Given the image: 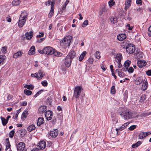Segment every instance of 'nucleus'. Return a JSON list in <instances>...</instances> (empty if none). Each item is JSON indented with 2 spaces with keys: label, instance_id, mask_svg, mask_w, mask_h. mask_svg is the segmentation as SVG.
Returning a JSON list of instances; mask_svg holds the SVG:
<instances>
[{
  "label": "nucleus",
  "instance_id": "1a4fd4ad",
  "mask_svg": "<svg viewBox=\"0 0 151 151\" xmlns=\"http://www.w3.org/2000/svg\"><path fill=\"white\" fill-rule=\"evenodd\" d=\"M151 134V131H150L147 132H141L139 135V138L140 139H142L145 138L146 137Z\"/></svg>",
  "mask_w": 151,
  "mask_h": 151
},
{
  "label": "nucleus",
  "instance_id": "393cba45",
  "mask_svg": "<svg viewBox=\"0 0 151 151\" xmlns=\"http://www.w3.org/2000/svg\"><path fill=\"white\" fill-rule=\"evenodd\" d=\"M35 48L34 46H32L30 48L28 52V54L29 55H32L35 53Z\"/></svg>",
  "mask_w": 151,
  "mask_h": 151
},
{
  "label": "nucleus",
  "instance_id": "6e6d98bb",
  "mask_svg": "<svg viewBox=\"0 0 151 151\" xmlns=\"http://www.w3.org/2000/svg\"><path fill=\"white\" fill-rule=\"evenodd\" d=\"M55 4V1L54 0H52L51 2V9H54V4Z\"/></svg>",
  "mask_w": 151,
  "mask_h": 151
},
{
  "label": "nucleus",
  "instance_id": "423d86ee",
  "mask_svg": "<svg viewBox=\"0 0 151 151\" xmlns=\"http://www.w3.org/2000/svg\"><path fill=\"white\" fill-rule=\"evenodd\" d=\"M58 133V131L57 129H55L53 131H51L48 134V137L50 139L55 138L57 136Z\"/></svg>",
  "mask_w": 151,
  "mask_h": 151
},
{
  "label": "nucleus",
  "instance_id": "c9c22d12",
  "mask_svg": "<svg viewBox=\"0 0 151 151\" xmlns=\"http://www.w3.org/2000/svg\"><path fill=\"white\" fill-rule=\"evenodd\" d=\"M146 98V96L145 95L142 94L141 96L139 101L140 102H143L145 100Z\"/></svg>",
  "mask_w": 151,
  "mask_h": 151
},
{
  "label": "nucleus",
  "instance_id": "f8f14e48",
  "mask_svg": "<svg viewBox=\"0 0 151 151\" xmlns=\"http://www.w3.org/2000/svg\"><path fill=\"white\" fill-rule=\"evenodd\" d=\"M76 54L75 52L73 50H71L70 51L68 55H67V56L72 60L76 57Z\"/></svg>",
  "mask_w": 151,
  "mask_h": 151
},
{
  "label": "nucleus",
  "instance_id": "473e14b6",
  "mask_svg": "<svg viewBox=\"0 0 151 151\" xmlns=\"http://www.w3.org/2000/svg\"><path fill=\"white\" fill-rule=\"evenodd\" d=\"M110 20L111 22L114 24L116 23L117 22L116 18L113 17H111Z\"/></svg>",
  "mask_w": 151,
  "mask_h": 151
},
{
  "label": "nucleus",
  "instance_id": "e433bc0d",
  "mask_svg": "<svg viewBox=\"0 0 151 151\" xmlns=\"http://www.w3.org/2000/svg\"><path fill=\"white\" fill-rule=\"evenodd\" d=\"M1 120L3 125L4 126L6 125L7 123L8 120H6L4 118L2 117H1Z\"/></svg>",
  "mask_w": 151,
  "mask_h": 151
},
{
  "label": "nucleus",
  "instance_id": "4c0bfd02",
  "mask_svg": "<svg viewBox=\"0 0 151 151\" xmlns=\"http://www.w3.org/2000/svg\"><path fill=\"white\" fill-rule=\"evenodd\" d=\"M141 144V142L140 141H138L135 144H133L132 145V147L133 148H134L138 147Z\"/></svg>",
  "mask_w": 151,
  "mask_h": 151
},
{
  "label": "nucleus",
  "instance_id": "58836bf2",
  "mask_svg": "<svg viewBox=\"0 0 151 151\" xmlns=\"http://www.w3.org/2000/svg\"><path fill=\"white\" fill-rule=\"evenodd\" d=\"M116 73H118V76L121 77H123L124 76V74L123 73L121 72L119 70L116 69Z\"/></svg>",
  "mask_w": 151,
  "mask_h": 151
},
{
  "label": "nucleus",
  "instance_id": "79ce46f5",
  "mask_svg": "<svg viewBox=\"0 0 151 151\" xmlns=\"http://www.w3.org/2000/svg\"><path fill=\"white\" fill-rule=\"evenodd\" d=\"M7 47L4 46L2 47L1 51L3 53H6L7 52Z\"/></svg>",
  "mask_w": 151,
  "mask_h": 151
},
{
  "label": "nucleus",
  "instance_id": "8fccbe9b",
  "mask_svg": "<svg viewBox=\"0 0 151 151\" xmlns=\"http://www.w3.org/2000/svg\"><path fill=\"white\" fill-rule=\"evenodd\" d=\"M88 24V20H86L82 24V26L83 27H85Z\"/></svg>",
  "mask_w": 151,
  "mask_h": 151
},
{
  "label": "nucleus",
  "instance_id": "39448f33",
  "mask_svg": "<svg viewBox=\"0 0 151 151\" xmlns=\"http://www.w3.org/2000/svg\"><path fill=\"white\" fill-rule=\"evenodd\" d=\"M82 90V88L80 86L76 87L74 89L73 97H75L76 99L78 98L80 96L81 91Z\"/></svg>",
  "mask_w": 151,
  "mask_h": 151
},
{
  "label": "nucleus",
  "instance_id": "f257e3e1",
  "mask_svg": "<svg viewBox=\"0 0 151 151\" xmlns=\"http://www.w3.org/2000/svg\"><path fill=\"white\" fill-rule=\"evenodd\" d=\"M27 17V14L26 12H22L19 18L18 21V26L20 27H22L25 23Z\"/></svg>",
  "mask_w": 151,
  "mask_h": 151
},
{
  "label": "nucleus",
  "instance_id": "0e129e2a",
  "mask_svg": "<svg viewBox=\"0 0 151 151\" xmlns=\"http://www.w3.org/2000/svg\"><path fill=\"white\" fill-rule=\"evenodd\" d=\"M38 52L41 54H45V51L44 50V49L42 50H38Z\"/></svg>",
  "mask_w": 151,
  "mask_h": 151
},
{
  "label": "nucleus",
  "instance_id": "bf43d9fd",
  "mask_svg": "<svg viewBox=\"0 0 151 151\" xmlns=\"http://www.w3.org/2000/svg\"><path fill=\"white\" fill-rule=\"evenodd\" d=\"M16 53L18 57H19L22 55L23 53L22 51H21L17 52H16Z\"/></svg>",
  "mask_w": 151,
  "mask_h": 151
},
{
  "label": "nucleus",
  "instance_id": "a211bd4d",
  "mask_svg": "<svg viewBox=\"0 0 151 151\" xmlns=\"http://www.w3.org/2000/svg\"><path fill=\"white\" fill-rule=\"evenodd\" d=\"M137 65L139 68H141L144 66H145L146 64V63L144 60H139L138 61Z\"/></svg>",
  "mask_w": 151,
  "mask_h": 151
},
{
  "label": "nucleus",
  "instance_id": "c85d7f7f",
  "mask_svg": "<svg viewBox=\"0 0 151 151\" xmlns=\"http://www.w3.org/2000/svg\"><path fill=\"white\" fill-rule=\"evenodd\" d=\"M6 58V57L4 55H0V66L2 65L4 60Z\"/></svg>",
  "mask_w": 151,
  "mask_h": 151
},
{
  "label": "nucleus",
  "instance_id": "e2e57ef3",
  "mask_svg": "<svg viewBox=\"0 0 151 151\" xmlns=\"http://www.w3.org/2000/svg\"><path fill=\"white\" fill-rule=\"evenodd\" d=\"M44 34L43 32H40V35L37 36V38H40L41 37H43Z\"/></svg>",
  "mask_w": 151,
  "mask_h": 151
},
{
  "label": "nucleus",
  "instance_id": "603ef678",
  "mask_svg": "<svg viewBox=\"0 0 151 151\" xmlns=\"http://www.w3.org/2000/svg\"><path fill=\"white\" fill-rule=\"evenodd\" d=\"M41 84L44 86H47V83L46 81H42Z\"/></svg>",
  "mask_w": 151,
  "mask_h": 151
},
{
  "label": "nucleus",
  "instance_id": "f704fd0d",
  "mask_svg": "<svg viewBox=\"0 0 151 151\" xmlns=\"http://www.w3.org/2000/svg\"><path fill=\"white\" fill-rule=\"evenodd\" d=\"M20 2L19 0H14L12 2V4L14 6L18 5L20 4Z\"/></svg>",
  "mask_w": 151,
  "mask_h": 151
},
{
  "label": "nucleus",
  "instance_id": "b1692460",
  "mask_svg": "<svg viewBox=\"0 0 151 151\" xmlns=\"http://www.w3.org/2000/svg\"><path fill=\"white\" fill-rule=\"evenodd\" d=\"M44 122V118L43 117H40L38 119L37 122V124L38 126H40L41 124H43Z\"/></svg>",
  "mask_w": 151,
  "mask_h": 151
},
{
  "label": "nucleus",
  "instance_id": "72a5a7b5",
  "mask_svg": "<svg viewBox=\"0 0 151 151\" xmlns=\"http://www.w3.org/2000/svg\"><path fill=\"white\" fill-rule=\"evenodd\" d=\"M24 88H27L28 89L32 90L34 88V86L33 85H26L24 86Z\"/></svg>",
  "mask_w": 151,
  "mask_h": 151
},
{
  "label": "nucleus",
  "instance_id": "09e8293b",
  "mask_svg": "<svg viewBox=\"0 0 151 151\" xmlns=\"http://www.w3.org/2000/svg\"><path fill=\"white\" fill-rule=\"evenodd\" d=\"M115 4V2L113 0H110L109 2V4L110 6H113Z\"/></svg>",
  "mask_w": 151,
  "mask_h": 151
},
{
  "label": "nucleus",
  "instance_id": "680f3d73",
  "mask_svg": "<svg viewBox=\"0 0 151 151\" xmlns=\"http://www.w3.org/2000/svg\"><path fill=\"white\" fill-rule=\"evenodd\" d=\"M126 27H128V29L129 30H132L133 27L132 26H130V24H128L127 25Z\"/></svg>",
  "mask_w": 151,
  "mask_h": 151
},
{
  "label": "nucleus",
  "instance_id": "4d7b16f0",
  "mask_svg": "<svg viewBox=\"0 0 151 151\" xmlns=\"http://www.w3.org/2000/svg\"><path fill=\"white\" fill-rule=\"evenodd\" d=\"M134 69L132 67H130L127 70L128 72L129 73H132L134 71Z\"/></svg>",
  "mask_w": 151,
  "mask_h": 151
},
{
  "label": "nucleus",
  "instance_id": "2eb2a0df",
  "mask_svg": "<svg viewBox=\"0 0 151 151\" xmlns=\"http://www.w3.org/2000/svg\"><path fill=\"white\" fill-rule=\"evenodd\" d=\"M131 63V61L129 60H128L125 61L124 63V67L126 68V69L125 70L124 68H123L122 69V70L123 71L124 70L125 71H127V70L128 68V67L129 66Z\"/></svg>",
  "mask_w": 151,
  "mask_h": 151
},
{
  "label": "nucleus",
  "instance_id": "052dcab7",
  "mask_svg": "<svg viewBox=\"0 0 151 151\" xmlns=\"http://www.w3.org/2000/svg\"><path fill=\"white\" fill-rule=\"evenodd\" d=\"M146 73L147 76H151V70H149L146 71Z\"/></svg>",
  "mask_w": 151,
  "mask_h": 151
},
{
  "label": "nucleus",
  "instance_id": "c756f323",
  "mask_svg": "<svg viewBox=\"0 0 151 151\" xmlns=\"http://www.w3.org/2000/svg\"><path fill=\"white\" fill-rule=\"evenodd\" d=\"M86 51H84L80 55L79 58V60L81 61L83 58L86 55Z\"/></svg>",
  "mask_w": 151,
  "mask_h": 151
},
{
  "label": "nucleus",
  "instance_id": "37998d69",
  "mask_svg": "<svg viewBox=\"0 0 151 151\" xmlns=\"http://www.w3.org/2000/svg\"><path fill=\"white\" fill-rule=\"evenodd\" d=\"M128 98V93L127 92L125 91L124 94V101L126 102V101L127 100Z\"/></svg>",
  "mask_w": 151,
  "mask_h": 151
},
{
  "label": "nucleus",
  "instance_id": "a18cd8bd",
  "mask_svg": "<svg viewBox=\"0 0 151 151\" xmlns=\"http://www.w3.org/2000/svg\"><path fill=\"white\" fill-rule=\"evenodd\" d=\"M14 133L15 131L14 130L11 131L9 134V137L11 138H13L14 136Z\"/></svg>",
  "mask_w": 151,
  "mask_h": 151
},
{
  "label": "nucleus",
  "instance_id": "20e7f679",
  "mask_svg": "<svg viewBox=\"0 0 151 151\" xmlns=\"http://www.w3.org/2000/svg\"><path fill=\"white\" fill-rule=\"evenodd\" d=\"M71 36H68L65 37L62 40L61 44L65 47H69L70 45L71 41Z\"/></svg>",
  "mask_w": 151,
  "mask_h": 151
},
{
  "label": "nucleus",
  "instance_id": "dca6fc26",
  "mask_svg": "<svg viewBox=\"0 0 151 151\" xmlns=\"http://www.w3.org/2000/svg\"><path fill=\"white\" fill-rule=\"evenodd\" d=\"M122 59V54L120 53H118L115 57V61L116 62H121V61Z\"/></svg>",
  "mask_w": 151,
  "mask_h": 151
},
{
  "label": "nucleus",
  "instance_id": "7c9ffc66",
  "mask_svg": "<svg viewBox=\"0 0 151 151\" xmlns=\"http://www.w3.org/2000/svg\"><path fill=\"white\" fill-rule=\"evenodd\" d=\"M53 54L57 57L61 56L62 55V54L61 52H58L55 50H54V53Z\"/></svg>",
  "mask_w": 151,
  "mask_h": 151
},
{
  "label": "nucleus",
  "instance_id": "5701e85b",
  "mask_svg": "<svg viewBox=\"0 0 151 151\" xmlns=\"http://www.w3.org/2000/svg\"><path fill=\"white\" fill-rule=\"evenodd\" d=\"M148 86V83L147 80H144L142 83V88L143 90H146Z\"/></svg>",
  "mask_w": 151,
  "mask_h": 151
},
{
  "label": "nucleus",
  "instance_id": "338daca9",
  "mask_svg": "<svg viewBox=\"0 0 151 151\" xmlns=\"http://www.w3.org/2000/svg\"><path fill=\"white\" fill-rule=\"evenodd\" d=\"M44 39V38H41L40 39H38L37 40V42L40 43L42 41H43Z\"/></svg>",
  "mask_w": 151,
  "mask_h": 151
},
{
  "label": "nucleus",
  "instance_id": "0eeeda50",
  "mask_svg": "<svg viewBox=\"0 0 151 151\" xmlns=\"http://www.w3.org/2000/svg\"><path fill=\"white\" fill-rule=\"evenodd\" d=\"M44 50L45 54L51 55L53 54L54 49L51 47L47 46L44 48Z\"/></svg>",
  "mask_w": 151,
  "mask_h": 151
},
{
  "label": "nucleus",
  "instance_id": "774afa93",
  "mask_svg": "<svg viewBox=\"0 0 151 151\" xmlns=\"http://www.w3.org/2000/svg\"><path fill=\"white\" fill-rule=\"evenodd\" d=\"M31 151H40L39 149L37 147L34 148Z\"/></svg>",
  "mask_w": 151,
  "mask_h": 151
},
{
  "label": "nucleus",
  "instance_id": "7ed1b4c3",
  "mask_svg": "<svg viewBox=\"0 0 151 151\" xmlns=\"http://www.w3.org/2000/svg\"><path fill=\"white\" fill-rule=\"evenodd\" d=\"M126 49V51L127 53L130 54L133 53L135 55H137L138 54L139 52V51L138 52L137 51H135V46L131 44L129 45Z\"/></svg>",
  "mask_w": 151,
  "mask_h": 151
},
{
  "label": "nucleus",
  "instance_id": "f3484780",
  "mask_svg": "<svg viewBox=\"0 0 151 151\" xmlns=\"http://www.w3.org/2000/svg\"><path fill=\"white\" fill-rule=\"evenodd\" d=\"M36 73L37 76V79L40 78V79H42L45 75V73L41 70H39L37 73Z\"/></svg>",
  "mask_w": 151,
  "mask_h": 151
},
{
  "label": "nucleus",
  "instance_id": "412c9836",
  "mask_svg": "<svg viewBox=\"0 0 151 151\" xmlns=\"http://www.w3.org/2000/svg\"><path fill=\"white\" fill-rule=\"evenodd\" d=\"M131 1L132 0H126L124 8L125 10H127L130 6L131 5Z\"/></svg>",
  "mask_w": 151,
  "mask_h": 151
},
{
  "label": "nucleus",
  "instance_id": "a19ab883",
  "mask_svg": "<svg viewBox=\"0 0 151 151\" xmlns=\"http://www.w3.org/2000/svg\"><path fill=\"white\" fill-rule=\"evenodd\" d=\"M54 9H51L50 13L49 14L48 17L49 18H50L53 15L54 13Z\"/></svg>",
  "mask_w": 151,
  "mask_h": 151
},
{
  "label": "nucleus",
  "instance_id": "6e6552de",
  "mask_svg": "<svg viewBox=\"0 0 151 151\" xmlns=\"http://www.w3.org/2000/svg\"><path fill=\"white\" fill-rule=\"evenodd\" d=\"M17 149L19 151H27L25 148V144L24 142L19 143L17 146Z\"/></svg>",
  "mask_w": 151,
  "mask_h": 151
},
{
  "label": "nucleus",
  "instance_id": "cd10ccee",
  "mask_svg": "<svg viewBox=\"0 0 151 151\" xmlns=\"http://www.w3.org/2000/svg\"><path fill=\"white\" fill-rule=\"evenodd\" d=\"M142 81V79L140 77L136 78L135 80V83L137 85H139L141 84Z\"/></svg>",
  "mask_w": 151,
  "mask_h": 151
},
{
  "label": "nucleus",
  "instance_id": "ea45409f",
  "mask_svg": "<svg viewBox=\"0 0 151 151\" xmlns=\"http://www.w3.org/2000/svg\"><path fill=\"white\" fill-rule=\"evenodd\" d=\"M24 93L27 95H30L32 93V92L27 89H25L24 91Z\"/></svg>",
  "mask_w": 151,
  "mask_h": 151
},
{
  "label": "nucleus",
  "instance_id": "de8ad7c7",
  "mask_svg": "<svg viewBox=\"0 0 151 151\" xmlns=\"http://www.w3.org/2000/svg\"><path fill=\"white\" fill-rule=\"evenodd\" d=\"M95 56L96 58L99 59L101 57L100 52H99L96 51V52Z\"/></svg>",
  "mask_w": 151,
  "mask_h": 151
},
{
  "label": "nucleus",
  "instance_id": "2f4dec72",
  "mask_svg": "<svg viewBox=\"0 0 151 151\" xmlns=\"http://www.w3.org/2000/svg\"><path fill=\"white\" fill-rule=\"evenodd\" d=\"M35 128V126L34 124H32L29 126L28 128V130L29 131L31 132L32 130H34Z\"/></svg>",
  "mask_w": 151,
  "mask_h": 151
},
{
  "label": "nucleus",
  "instance_id": "49530a36",
  "mask_svg": "<svg viewBox=\"0 0 151 151\" xmlns=\"http://www.w3.org/2000/svg\"><path fill=\"white\" fill-rule=\"evenodd\" d=\"M111 93L112 94H114L115 93V87L114 86H112L111 88Z\"/></svg>",
  "mask_w": 151,
  "mask_h": 151
},
{
  "label": "nucleus",
  "instance_id": "5fc2aeb1",
  "mask_svg": "<svg viewBox=\"0 0 151 151\" xmlns=\"http://www.w3.org/2000/svg\"><path fill=\"white\" fill-rule=\"evenodd\" d=\"M20 112V109L17 111V113L15 115V116H13V118H17L18 116V114H19Z\"/></svg>",
  "mask_w": 151,
  "mask_h": 151
},
{
  "label": "nucleus",
  "instance_id": "4be33fe9",
  "mask_svg": "<svg viewBox=\"0 0 151 151\" xmlns=\"http://www.w3.org/2000/svg\"><path fill=\"white\" fill-rule=\"evenodd\" d=\"M126 37V35L125 34H121L117 36L118 39L120 41L123 40Z\"/></svg>",
  "mask_w": 151,
  "mask_h": 151
},
{
  "label": "nucleus",
  "instance_id": "ddd939ff",
  "mask_svg": "<svg viewBox=\"0 0 151 151\" xmlns=\"http://www.w3.org/2000/svg\"><path fill=\"white\" fill-rule=\"evenodd\" d=\"M38 146L41 150L44 149L46 146V143L44 141H41L38 144Z\"/></svg>",
  "mask_w": 151,
  "mask_h": 151
},
{
  "label": "nucleus",
  "instance_id": "4468645a",
  "mask_svg": "<svg viewBox=\"0 0 151 151\" xmlns=\"http://www.w3.org/2000/svg\"><path fill=\"white\" fill-rule=\"evenodd\" d=\"M33 31L26 32L25 35L26 39L28 40H30L33 36Z\"/></svg>",
  "mask_w": 151,
  "mask_h": 151
},
{
  "label": "nucleus",
  "instance_id": "c03bdc74",
  "mask_svg": "<svg viewBox=\"0 0 151 151\" xmlns=\"http://www.w3.org/2000/svg\"><path fill=\"white\" fill-rule=\"evenodd\" d=\"M28 114V111L27 110H25L23 112L22 116H23V117L26 118Z\"/></svg>",
  "mask_w": 151,
  "mask_h": 151
},
{
  "label": "nucleus",
  "instance_id": "9b49d317",
  "mask_svg": "<svg viewBox=\"0 0 151 151\" xmlns=\"http://www.w3.org/2000/svg\"><path fill=\"white\" fill-rule=\"evenodd\" d=\"M72 60L69 58L67 56H66L64 62L65 65L67 67H69L71 65Z\"/></svg>",
  "mask_w": 151,
  "mask_h": 151
},
{
  "label": "nucleus",
  "instance_id": "6ab92c4d",
  "mask_svg": "<svg viewBox=\"0 0 151 151\" xmlns=\"http://www.w3.org/2000/svg\"><path fill=\"white\" fill-rule=\"evenodd\" d=\"M130 44V43H129V42L128 40H125L122 43L121 46L123 48L126 49Z\"/></svg>",
  "mask_w": 151,
  "mask_h": 151
},
{
  "label": "nucleus",
  "instance_id": "3c124183",
  "mask_svg": "<svg viewBox=\"0 0 151 151\" xmlns=\"http://www.w3.org/2000/svg\"><path fill=\"white\" fill-rule=\"evenodd\" d=\"M105 9L104 8H103L102 9H101V10H100L99 11V14L100 15H102L105 12Z\"/></svg>",
  "mask_w": 151,
  "mask_h": 151
},
{
  "label": "nucleus",
  "instance_id": "864d4df0",
  "mask_svg": "<svg viewBox=\"0 0 151 151\" xmlns=\"http://www.w3.org/2000/svg\"><path fill=\"white\" fill-rule=\"evenodd\" d=\"M147 34L149 37H151V25L149 27Z\"/></svg>",
  "mask_w": 151,
  "mask_h": 151
},
{
  "label": "nucleus",
  "instance_id": "bb28decb",
  "mask_svg": "<svg viewBox=\"0 0 151 151\" xmlns=\"http://www.w3.org/2000/svg\"><path fill=\"white\" fill-rule=\"evenodd\" d=\"M6 148L5 149V150L6 151L8 150V149L10 148L11 145L9 141V139L8 138L6 139Z\"/></svg>",
  "mask_w": 151,
  "mask_h": 151
},
{
  "label": "nucleus",
  "instance_id": "aec40b11",
  "mask_svg": "<svg viewBox=\"0 0 151 151\" xmlns=\"http://www.w3.org/2000/svg\"><path fill=\"white\" fill-rule=\"evenodd\" d=\"M129 123V122H126L123 124L121 127L119 128L116 129V130L118 132V131H121L124 129L128 125Z\"/></svg>",
  "mask_w": 151,
  "mask_h": 151
},
{
  "label": "nucleus",
  "instance_id": "9d476101",
  "mask_svg": "<svg viewBox=\"0 0 151 151\" xmlns=\"http://www.w3.org/2000/svg\"><path fill=\"white\" fill-rule=\"evenodd\" d=\"M45 116L47 120H51L52 116V112L50 110L47 111L45 113Z\"/></svg>",
  "mask_w": 151,
  "mask_h": 151
},
{
  "label": "nucleus",
  "instance_id": "69168bd1",
  "mask_svg": "<svg viewBox=\"0 0 151 151\" xmlns=\"http://www.w3.org/2000/svg\"><path fill=\"white\" fill-rule=\"evenodd\" d=\"M88 62H89V63L91 64L93 63V59L92 58H90L88 59Z\"/></svg>",
  "mask_w": 151,
  "mask_h": 151
},
{
  "label": "nucleus",
  "instance_id": "a878e982",
  "mask_svg": "<svg viewBox=\"0 0 151 151\" xmlns=\"http://www.w3.org/2000/svg\"><path fill=\"white\" fill-rule=\"evenodd\" d=\"M46 106H40L39 109L38 111L40 113L45 112L46 110Z\"/></svg>",
  "mask_w": 151,
  "mask_h": 151
},
{
  "label": "nucleus",
  "instance_id": "13d9d810",
  "mask_svg": "<svg viewBox=\"0 0 151 151\" xmlns=\"http://www.w3.org/2000/svg\"><path fill=\"white\" fill-rule=\"evenodd\" d=\"M136 128V126L135 125H133L130 126L129 128V129L130 130H133Z\"/></svg>",
  "mask_w": 151,
  "mask_h": 151
},
{
  "label": "nucleus",
  "instance_id": "f03ea898",
  "mask_svg": "<svg viewBox=\"0 0 151 151\" xmlns=\"http://www.w3.org/2000/svg\"><path fill=\"white\" fill-rule=\"evenodd\" d=\"M122 117H124L126 120H128L134 117V113L133 112L130 110H126L124 113L120 114Z\"/></svg>",
  "mask_w": 151,
  "mask_h": 151
}]
</instances>
